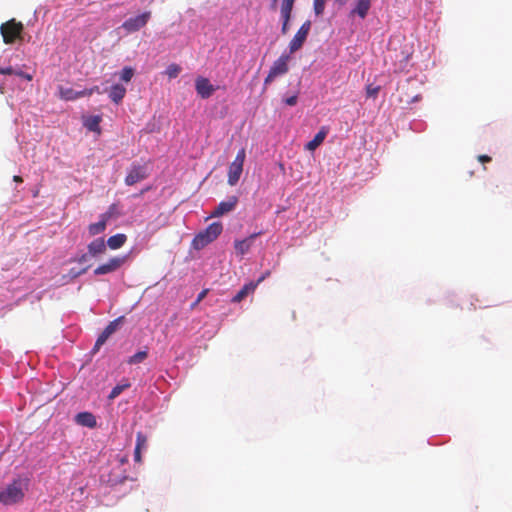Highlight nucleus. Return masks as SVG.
<instances>
[{"label": "nucleus", "mask_w": 512, "mask_h": 512, "mask_svg": "<svg viewBox=\"0 0 512 512\" xmlns=\"http://www.w3.org/2000/svg\"><path fill=\"white\" fill-rule=\"evenodd\" d=\"M134 461L137 463H141L142 461L141 450L136 448L134 450Z\"/></svg>", "instance_id": "obj_40"}, {"label": "nucleus", "mask_w": 512, "mask_h": 512, "mask_svg": "<svg viewBox=\"0 0 512 512\" xmlns=\"http://www.w3.org/2000/svg\"><path fill=\"white\" fill-rule=\"evenodd\" d=\"M246 158V152L244 148H241L234 161L229 165L228 169V184L230 186H235L243 172V165Z\"/></svg>", "instance_id": "obj_5"}, {"label": "nucleus", "mask_w": 512, "mask_h": 512, "mask_svg": "<svg viewBox=\"0 0 512 512\" xmlns=\"http://www.w3.org/2000/svg\"><path fill=\"white\" fill-rule=\"evenodd\" d=\"M278 0H271V9H275L277 5Z\"/></svg>", "instance_id": "obj_45"}, {"label": "nucleus", "mask_w": 512, "mask_h": 512, "mask_svg": "<svg viewBox=\"0 0 512 512\" xmlns=\"http://www.w3.org/2000/svg\"><path fill=\"white\" fill-rule=\"evenodd\" d=\"M109 337V334L103 330L102 333L98 336L92 351L94 353L98 352L101 346L107 341Z\"/></svg>", "instance_id": "obj_29"}, {"label": "nucleus", "mask_w": 512, "mask_h": 512, "mask_svg": "<svg viewBox=\"0 0 512 512\" xmlns=\"http://www.w3.org/2000/svg\"><path fill=\"white\" fill-rule=\"evenodd\" d=\"M134 76V69L132 67H124L120 73V79L124 82H130Z\"/></svg>", "instance_id": "obj_30"}, {"label": "nucleus", "mask_w": 512, "mask_h": 512, "mask_svg": "<svg viewBox=\"0 0 512 512\" xmlns=\"http://www.w3.org/2000/svg\"><path fill=\"white\" fill-rule=\"evenodd\" d=\"M13 180H14L15 182H17V183H21V182H23L22 177H21V176H18V175H15V176L13 177Z\"/></svg>", "instance_id": "obj_43"}, {"label": "nucleus", "mask_w": 512, "mask_h": 512, "mask_svg": "<svg viewBox=\"0 0 512 512\" xmlns=\"http://www.w3.org/2000/svg\"><path fill=\"white\" fill-rule=\"evenodd\" d=\"M294 3L295 0H282L280 5V16L282 20L281 32L284 35L287 34L289 30V22L291 19Z\"/></svg>", "instance_id": "obj_11"}, {"label": "nucleus", "mask_w": 512, "mask_h": 512, "mask_svg": "<svg viewBox=\"0 0 512 512\" xmlns=\"http://www.w3.org/2000/svg\"><path fill=\"white\" fill-rule=\"evenodd\" d=\"M328 134V128L323 126L320 128L314 138L305 145V149L308 151H314L317 149L325 140Z\"/></svg>", "instance_id": "obj_16"}, {"label": "nucleus", "mask_w": 512, "mask_h": 512, "mask_svg": "<svg viewBox=\"0 0 512 512\" xmlns=\"http://www.w3.org/2000/svg\"><path fill=\"white\" fill-rule=\"evenodd\" d=\"M381 87L378 85L368 84L366 86V95L369 98H376L378 93L380 92Z\"/></svg>", "instance_id": "obj_32"}, {"label": "nucleus", "mask_w": 512, "mask_h": 512, "mask_svg": "<svg viewBox=\"0 0 512 512\" xmlns=\"http://www.w3.org/2000/svg\"><path fill=\"white\" fill-rule=\"evenodd\" d=\"M106 246L104 238H97L88 244V254L92 257L104 254L106 252Z\"/></svg>", "instance_id": "obj_15"}, {"label": "nucleus", "mask_w": 512, "mask_h": 512, "mask_svg": "<svg viewBox=\"0 0 512 512\" xmlns=\"http://www.w3.org/2000/svg\"><path fill=\"white\" fill-rule=\"evenodd\" d=\"M310 29H311V21L306 20L301 25V27L299 28V30L296 32V34L294 35V37L292 38V40L289 43L290 53H295L302 48V46L305 43L307 36L310 32Z\"/></svg>", "instance_id": "obj_8"}, {"label": "nucleus", "mask_w": 512, "mask_h": 512, "mask_svg": "<svg viewBox=\"0 0 512 512\" xmlns=\"http://www.w3.org/2000/svg\"><path fill=\"white\" fill-rule=\"evenodd\" d=\"M75 421L77 424L88 428H95L97 425L96 417L90 412L78 413L75 416Z\"/></svg>", "instance_id": "obj_17"}, {"label": "nucleus", "mask_w": 512, "mask_h": 512, "mask_svg": "<svg viewBox=\"0 0 512 512\" xmlns=\"http://www.w3.org/2000/svg\"><path fill=\"white\" fill-rule=\"evenodd\" d=\"M124 316H120L116 318L115 320L111 321L106 327L105 331L111 336L120 326V324L123 322Z\"/></svg>", "instance_id": "obj_27"}, {"label": "nucleus", "mask_w": 512, "mask_h": 512, "mask_svg": "<svg viewBox=\"0 0 512 512\" xmlns=\"http://www.w3.org/2000/svg\"><path fill=\"white\" fill-rule=\"evenodd\" d=\"M290 60V56L286 54H282L277 60H275L268 72L264 80V87L271 84L277 77L285 75L288 70V62Z\"/></svg>", "instance_id": "obj_4"}, {"label": "nucleus", "mask_w": 512, "mask_h": 512, "mask_svg": "<svg viewBox=\"0 0 512 512\" xmlns=\"http://www.w3.org/2000/svg\"><path fill=\"white\" fill-rule=\"evenodd\" d=\"M223 231L221 222L211 223L205 230L199 232L192 241V246L196 250H201L208 244L212 243L218 238Z\"/></svg>", "instance_id": "obj_2"}, {"label": "nucleus", "mask_w": 512, "mask_h": 512, "mask_svg": "<svg viewBox=\"0 0 512 512\" xmlns=\"http://www.w3.org/2000/svg\"><path fill=\"white\" fill-rule=\"evenodd\" d=\"M491 157L488 156V155H479L478 156V161L481 162V163H488V162H491Z\"/></svg>", "instance_id": "obj_41"}, {"label": "nucleus", "mask_w": 512, "mask_h": 512, "mask_svg": "<svg viewBox=\"0 0 512 512\" xmlns=\"http://www.w3.org/2000/svg\"><path fill=\"white\" fill-rule=\"evenodd\" d=\"M207 293H208V289H204V290H202V291L198 294V296H197V298H196L195 302L191 304V309H194V308H195V307H196V306H197V305H198V304H199V303H200V302H201V301L206 297Z\"/></svg>", "instance_id": "obj_35"}, {"label": "nucleus", "mask_w": 512, "mask_h": 512, "mask_svg": "<svg viewBox=\"0 0 512 512\" xmlns=\"http://www.w3.org/2000/svg\"><path fill=\"white\" fill-rule=\"evenodd\" d=\"M195 89L197 94L202 99H207L215 92V87L210 83L209 79L205 77H197L195 80Z\"/></svg>", "instance_id": "obj_12"}, {"label": "nucleus", "mask_w": 512, "mask_h": 512, "mask_svg": "<svg viewBox=\"0 0 512 512\" xmlns=\"http://www.w3.org/2000/svg\"><path fill=\"white\" fill-rule=\"evenodd\" d=\"M131 387V383L128 379H123L119 384H117L110 392L108 398L113 400L117 398L124 390Z\"/></svg>", "instance_id": "obj_25"}, {"label": "nucleus", "mask_w": 512, "mask_h": 512, "mask_svg": "<svg viewBox=\"0 0 512 512\" xmlns=\"http://www.w3.org/2000/svg\"><path fill=\"white\" fill-rule=\"evenodd\" d=\"M149 188H146L145 190L141 191V193L139 195H142L144 194L145 191H148Z\"/></svg>", "instance_id": "obj_47"}, {"label": "nucleus", "mask_w": 512, "mask_h": 512, "mask_svg": "<svg viewBox=\"0 0 512 512\" xmlns=\"http://www.w3.org/2000/svg\"><path fill=\"white\" fill-rule=\"evenodd\" d=\"M127 261V256H115L107 262L99 265L95 270V275H106L119 270Z\"/></svg>", "instance_id": "obj_9"}, {"label": "nucleus", "mask_w": 512, "mask_h": 512, "mask_svg": "<svg viewBox=\"0 0 512 512\" xmlns=\"http://www.w3.org/2000/svg\"><path fill=\"white\" fill-rule=\"evenodd\" d=\"M126 241H127V236L125 234L119 233V234L109 237L107 242H105V243L110 249L116 250V249L121 248L125 244Z\"/></svg>", "instance_id": "obj_24"}, {"label": "nucleus", "mask_w": 512, "mask_h": 512, "mask_svg": "<svg viewBox=\"0 0 512 512\" xmlns=\"http://www.w3.org/2000/svg\"><path fill=\"white\" fill-rule=\"evenodd\" d=\"M88 267L86 268H83L79 271H76L74 268H72L70 271H69V275L72 277V278H77L79 277L80 275L84 274L86 271H87Z\"/></svg>", "instance_id": "obj_36"}, {"label": "nucleus", "mask_w": 512, "mask_h": 512, "mask_svg": "<svg viewBox=\"0 0 512 512\" xmlns=\"http://www.w3.org/2000/svg\"><path fill=\"white\" fill-rule=\"evenodd\" d=\"M270 274L269 271L265 272L255 283H257V286Z\"/></svg>", "instance_id": "obj_42"}, {"label": "nucleus", "mask_w": 512, "mask_h": 512, "mask_svg": "<svg viewBox=\"0 0 512 512\" xmlns=\"http://www.w3.org/2000/svg\"><path fill=\"white\" fill-rule=\"evenodd\" d=\"M15 75L21 77V78H24L26 79L27 81H31L32 80V75L28 74V73H25L21 70H16L15 71Z\"/></svg>", "instance_id": "obj_38"}, {"label": "nucleus", "mask_w": 512, "mask_h": 512, "mask_svg": "<svg viewBox=\"0 0 512 512\" xmlns=\"http://www.w3.org/2000/svg\"><path fill=\"white\" fill-rule=\"evenodd\" d=\"M371 7V0H356L355 6L350 12V17L355 15L359 16L361 19H364Z\"/></svg>", "instance_id": "obj_14"}, {"label": "nucleus", "mask_w": 512, "mask_h": 512, "mask_svg": "<svg viewBox=\"0 0 512 512\" xmlns=\"http://www.w3.org/2000/svg\"><path fill=\"white\" fill-rule=\"evenodd\" d=\"M238 203L237 196H230L226 201H222L211 213L210 217H220L226 213L231 212Z\"/></svg>", "instance_id": "obj_13"}, {"label": "nucleus", "mask_w": 512, "mask_h": 512, "mask_svg": "<svg viewBox=\"0 0 512 512\" xmlns=\"http://www.w3.org/2000/svg\"><path fill=\"white\" fill-rule=\"evenodd\" d=\"M392 46H393V42L390 43L391 48H390L389 57L391 60L394 61L395 71H402L406 68L407 63L411 57L410 48H408L407 45H404V47L398 53L397 49Z\"/></svg>", "instance_id": "obj_6"}, {"label": "nucleus", "mask_w": 512, "mask_h": 512, "mask_svg": "<svg viewBox=\"0 0 512 512\" xmlns=\"http://www.w3.org/2000/svg\"><path fill=\"white\" fill-rule=\"evenodd\" d=\"M24 25L12 18L0 26V33L5 44H13L23 39Z\"/></svg>", "instance_id": "obj_3"}, {"label": "nucleus", "mask_w": 512, "mask_h": 512, "mask_svg": "<svg viewBox=\"0 0 512 512\" xmlns=\"http://www.w3.org/2000/svg\"><path fill=\"white\" fill-rule=\"evenodd\" d=\"M126 95V88L120 84L113 85L109 90V98L119 104Z\"/></svg>", "instance_id": "obj_22"}, {"label": "nucleus", "mask_w": 512, "mask_h": 512, "mask_svg": "<svg viewBox=\"0 0 512 512\" xmlns=\"http://www.w3.org/2000/svg\"><path fill=\"white\" fill-rule=\"evenodd\" d=\"M326 0H314V12L316 15H321L325 8Z\"/></svg>", "instance_id": "obj_33"}, {"label": "nucleus", "mask_w": 512, "mask_h": 512, "mask_svg": "<svg viewBox=\"0 0 512 512\" xmlns=\"http://www.w3.org/2000/svg\"><path fill=\"white\" fill-rule=\"evenodd\" d=\"M180 72H181V67L176 63H172V64L168 65V67L165 70V74L170 79L176 78L180 74Z\"/></svg>", "instance_id": "obj_28"}, {"label": "nucleus", "mask_w": 512, "mask_h": 512, "mask_svg": "<svg viewBox=\"0 0 512 512\" xmlns=\"http://www.w3.org/2000/svg\"><path fill=\"white\" fill-rule=\"evenodd\" d=\"M15 69H13L11 66L9 67H6V68H3V67H0V74L2 75H12V74H15Z\"/></svg>", "instance_id": "obj_37"}, {"label": "nucleus", "mask_w": 512, "mask_h": 512, "mask_svg": "<svg viewBox=\"0 0 512 512\" xmlns=\"http://www.w3.org/2000/svg\"><path fill=\"white\" fill-rule=\"evenodd\" d=\"M59 97L65 101H73L78 98H82L80 91H75L72 88L59 86L58 87Z\"/></svg>", "instance_id": "obj_23"}, {"label": "nucleus", "mask_w": 512, "mask_h": 512, "mask_svg": "<svg viewBox=\"0 0 512 512\" xmlns=\"http://www.w3.org/2000/svg\"><path fill=\"white\" fill-rule=\"evenodd\" d=\"M150 18H151V12L150 11L143 12L140 15H137L135 17H130L127 20H125L123 22V24H122V28L127 33L137 32V31H139L140 29H142L143 27L146 26V24L148 23Z\"/></svg>", "instance_id": "obj_7"}, {"label": "nucleus", "mask_w": 512, "mask_h": 512, "mask_svg": "<svg viewBox=\"0 0 512 512\" xmlns=\"http://www.w3.org/2000/svg\"><path fill=\"white\" fill-rule=\"evenodd\" d=\"M147 447V437L142 433L138 432L136 435V449L142 450Z\"/></svg>", "instance_id": "obj_31"}, {"label": "nucleus", "mask_w": 512, "mask_h": 512, "mask_svg": "<svg viewBox=\"0 0 512 512\" xmlns=\"http://www.w3.org/2000/svg\"><path fill=\"white\" fill-rule=\"evenodd\" d=\"M258 235H259V233H254V234L250 235L248 238H245L243 240H236L234 243V248H235L236 252L241 255L246 254L249 251L253 240Z\"/></svg>", "instance_id": "obj_19"}, {"label": "nucleus", "mask_w": 512, "mask_h": 512, "mask_svg": "<svg viewBox=\"0 0 512 512\" xmlns=\"http://www.w3.org/2000/svg\"><path fill=\"white\" fill-rule=\"evenodd\" d=\"M28 489V480L18 477L0 490V503L3 505H13L24 499L25 492Z\"/></svg>", "instance_id": "obj_1"}, {"label": "nucleus", "mask_w": 512, "mask_h": 512, "mask_svg": "<svg viewBox=\"0 0 512 512\" xmlns=\"http://www.w3.org/2000/svg\"><path fill=\"white\" fill-rule=\"evenodd\" d=\"M298 97L296 95L286 98L284 101L288 106H294L297 104Z\"/></svg>", "instance_id": "obj_39"}, {"label": "nucleus", "mask_w": 512, "mask_h": 512, "mask_svg": "<svg viewBox=\"0 0 512 512\" xmlns=\"http://www.w3.org/2000/svg\"><path fill=\"white\" fill-rule=\"evenodd\" d=\"M107 220H108V215L103 214V215H101L100 221L90 224L88 226L89 235L95 236V235L102 233L106 229Z\"/></svg>", "instance_id": "obj_21"}, {"label": "nucleus", "mask_w": 512, "mask_h": 512, "mask_svg": "<svg viewBox=\"0 0 512 512\" xmlns=\"http://www.w3.org/2000/svg\"><path fill=\"white\" fill-rule=\"evenodd\" d=\"M257 288V283H254L253 281L245 284L238 292L237 294L232 298L233 303H240L243 301L249 294L254 293V291Z\"/></svg>", "instance_id": "obj_18"}, {"label": "nucleus", "mask_w": 512, "mask_h": 512, "mask_svg": "<svg viewBox=\"0 0 512 512\" xmlns=\"http://www.w3.org/2000/svg\"><path fill=\"white\" fill-rule=\"evenodd\" d=\"M148 357V351L143 350L135 353L134 355L130 356L127 360V363L130 365L139 364L145 361Z\"/></svg>", "instance_id": "obj_26"}, {"label": "nucleus", "mask_w": 512, "mask_h": 512, "mask_svg": "<svg viewBox=\"0 0 512 512\" xmlns=\"http://www.w3.org/2000/svg\"><path fill=\"white\" fill-rule=\"evenodd\" d=\"M87 257H88V255H87V254H83V255L78 259V261H79L80 263H83V262L87 261Z\"/></svg>", "instance_id": "obj_44"}, {"label": "nucleus", "mask_w": 512, "mask_h": 512, "mask_svg": "<svg viewBox=\"0 0 512 512\" xmlns=\"http://www.w3.org/2000/svg\"><path fill=\"white\" fill-rule=\"evenodd\" d=\"M94 93L101 94V91L98 86H93L88 89H84L80 91V94H82V97H89L93 95Z\"/></svg>", "instance_id": "obj_34"}, {"label": "nucleus", "mask_w": 512, "mask_h": 512, "mask_svg": "<svg viewBox=\"0 0 512 512\" xmlns=\"http://www.w3.org/2000/svg\"><path fill=\"white\" fill-rule=\"evenodd\" d=\"M101 121H102V117L100 115L88 116L83 119V125L89 131L100 134L101 133V128H100Z\"/></svg>", "instance_id": "obj_20"}, {"label": "nucleus", "mask_w": 512, "mask_h": 512, "mask_svg": "<svg viewBox=\"0 0 512 512\" xmlns=\"http://www.w3.org/2000/svg\"><path fill=\"white\" fill-rule=\"evenodd\" d=\"M148 177L147 169L143 165L133 164L125 177V184L132 186Z\"/></svg>", "instance_id": "obj_10"}, {"label": "nucleus", "mask_w": 512, "mask_h": 512, "mask_svg": "<svg viewBox=\"0 0 512 512\" xmlns=\"http://www.w3.org/2000/svg\"><path fill=\"white\" fill-rule=\"evenodd\" d=\"M338 4L344 5L347 3L348 0H335Z\"/></svg>", "instance_id": "obj_46"}]
</instances>
